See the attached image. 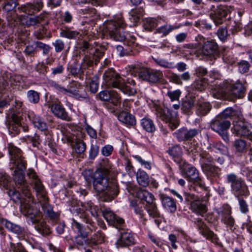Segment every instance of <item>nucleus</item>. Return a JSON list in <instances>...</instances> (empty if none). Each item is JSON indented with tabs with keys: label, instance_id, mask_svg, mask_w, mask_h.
<instances>
[{
	"label": "nucleus",
	"instance_id": "603ef678",
	"mask_svg": "<svg viewBox=\"0 0 252 252\" xmlns=\"http://www.w3.org/2000/svg\"><path fill=\"white\" fill-rule=\"evenodd\" d=\"M72 226L77 230L78 234L77 236H89V232L86 231L83 226L74 219Z\"/></svg>",
	"mask_w": 252,
	"mask_h": 252
},
{
	"label": "nucleus",
	"instance_id": "ddd939ff",
	"mask_svg": "<svg viewBox=\"0 0 252 252\" xmlns=\"http://www.w3.org/2000/svg\"><path fill=\"white\" fill-rule=\"evenodd\" d=\"M228 11V7L225 5H219L215 8L212 5L209 10V16L218 26L223 22V18L226 16Z\"/></svg>",
	"mask_w": 252,
	"mask_h": 252
},
{
	"label": "nucleus",
	"instance_id": "0e129e2a",
	"mask_svg": "<svg viewBox=\"0 0 252 252\" xmlns=\"http://www.w3.org/2000/svg\"><path fill=\"white\" fill-rule=\"evenodd\" d=\"M181 92L180 90H176L173 91H168L167 95L171 101L178 100L181 95Z\"/></svg>",
	"mask_w": 252,
	"mask_h": 252
},
{
	"label": "nucleus",
	"instance_id": "e2e57ef3",
	"mask_svg": "<svg viewBox=\"0 0 252 252\" xmlns=\"http://www.w3.org/2000/svg\"><path fill=\"white\" fill-rule=\"evenodd\" d=\"M10 250L12 252H27L21 243H10Z\"/></svg>",
	"mask_w": 252,
	"mask_h": 252
},
{
	"label": "nucleus",
	"instance_id": "f3484780",
	"mask_svg": "<svg viewBox=\"0 0 252 252\" xmlns=\"http://www.w3.org/2000/svg\"><path fill=\"white\" fill-rule=\"evenodd\" d=\"M183 171L187 179L194 184L201 186V179L196 169L189 164H185L183 168Z\"/></svg>",
	"mask_w": 252,
	"mask_h": 252
},
{
	"label": "nucleus",
	"instance_id": "b1692460",
	"mask_svg": "<svg viewBox=\"0 0 252 252\" xmlns=\"http://www.w3.org/2000/svg\"><path fill=\"white\" fill-rule=\"evenodd\" d=\"M21 116L13 113L11 116V121L8 126V130L14 135L20 132L21 130Z\"/></svg>",
	"mask_w": 252,
	"mask_h": 252
},
{
	"label": "nucleus",
	"instance_id": "a211bd4d",
	"mask_svg": "<svg viewBox=\"0 0 252 252\" xmlns=\"http://www.w3.org/2000/svg\"><path fill=\"white\" fill-rule=\"evenodd\" d=\"M48 107L51 108V111L58 118L66 121H71L70 117L68 116L65 109L59 103L48 102L47 104Z\"/></svg>",
	"mask_w": 252,
	"mask_h": 252
},
{
	"label": "nucleus",
	"instance_id": "8fccbe9b",
	"mask_svg": "<svg viewBox=\"0 0 252 252\" xmlns=\"http://www.w3.org/2000/svg\"><path fill=\"white\" fill-rule=\"evenodd\" d=\"M27 96L29 102L36 104L39 101V94L34 90H29L27 92Z\"/></svg>",
	"mask_w": 252,
	"mask_h": 252
},
{
	"label": "nucleus",
	"instance_id": "49530a36",
	"mask_svg": "<svg viewBox=\"0 0 252 252\" xmlns=\"http://www.w3.org/2000/svg\"><path fill=\"white\" fill-rule=\"evenodd\" d=\"M208 85V80L205 78L195 81L192 84L193 89L202 91L204 90Z\"/></svg>",
	"mask_w": 252,
	"mask_h": 252
},
{
	"label": "nucleus",
	"instance_id": "a19ab883",
	"mask_svg": "<svg viewBox=\"0 0 252 252\" xmlns=\"http://www.w3.org/2000/svg\"><path fill=\"white\" fill-rule=\"evenodd\" d=\"M66 93L65 94H67L71 96H75L76 97L86 98L85 95L83 96L79 94L78 91L77 90V83L75 82H72L70 83L66 88Z\"/></svg>",
	"mask_w": 252,
	"mask_h": 252
},
{
	"label": "nucleus",
	"instance_id": "3c124183",
	"mask_svg": "<svg viewBox=\"0 0 252 252\" xmlns=\"http://www.w3.org/2000/svg\"><path fill=\"white\" fill-rule=\"evenodd\" d=\"M74 145H73L75 152L81 154L83 153L86 148V145L84 141L82 140L74 141Z\"/></svg>",
	"mask_w": 252,
	"mask_h": 252
},
{
	"label": "nucleus",
	"instance_id": "2f4dec72",
	"mask_svg": "<svg viewBox=\"0 0 252 252\" xmlns=\"http://www.w3.org/2000/svg\"><path fill=\"white\" fill-rule=\"evenodd\" d=\"M162 206L170 212H174L176 210V205L174 200L168 196L162 195L160 197Z\"/></svg>",
	"mask_w": 252,
	"mask_h": 252
},
{
	"label": "nucleus",
	"instance_id": "c03bdc74",
	"mask_svg": "<svg viewBox=\"0 0 252 252\" xmlns=\"http://www.w3.org/2000/svg\"><path fill=\"white\" fill-rule=\"evenodd\" d=\"M202 170L209 177L218 176L220 172V169L219 167L212 165L203 168Z\"/></svg>",
	"mask_w": 252,
	"mask_h": 252
},
{
	"label": "nucleus",
	"instance_id": "de8ad7c7",
	"mask_svg": "<svg viewBox=\"0 0 252 252\" xmlns=\"http://www.w3.org/2000/svg\"><path fill=\"white\" fill-rule=\"evenodd\" d=\"M200 162L202 169L212 165L213 159L208 154L203 153L200 154Z\"/></svg>",
	"mask_w": 252,
	"mask_h": 252
},
{
	"label": "nucleus",
	"instance_id": "79ce46f5",
	"mask_svg": "<svg viewBox=\"0 0 252 252\" xmlns=\"http://www.w3.org/2000/svg\"><path fill=\"white\" fill-rule=\"evenodd\" d=\"M142 127L148 132H153L155 131L156 126L153 121L149 118H143L141 121Z\"/></svg>",
	"mask_w": 252,
	"mask_h": 252
},
{
	"label": "nucleus",
	"instance_id": "a878e982",
	"mask_svg": "<svg viewBox=\"0 0 252 252\" xmlns=\"http://www.w3.org/2000/svg\"><path fill=\"white\" fill-rule=\"evenodd\" d=\"M155 108L157 117L161 120L170 123L174 121L173 116L167 108H163L159 105H156Z\"/></svg>",
	"mask_w": 252,
	"mask_h": 252
},
{
	"label": "nucleus",
	"instance_id": "c9c22d12",
	"mask_svg": "<svg viewBox=\"0 0 252 252\" xmlns=\"http://www.w3.org/2000/svg\"><path fill=\"white\" fill-rule=\"evenodd\" d=\"M136 179L139 184L142 187H147L150 183L149 177L143 170L140 169L138 170Z\"/></svg>",
	"mask_w": 252,
	"mask_h": 252
},
{
	"label": "nucleus",
	"instance_id": "cd10ccee",
	"mask_svg": "<svg viewBox=\"0 0 252 252\" xmlns=\"http://www.w3.org/2000/svg\"><path fill=\"white\" fill-rule=\"evenodd\" d=\"M121 233V237L116 242L117 248L130 246L134 243V239L130 233L126 232Z\"/></svg>",
	"mask_w": 252,
	"mask_h": 252
},
{
	"label": "nucleus",
	"instance_id": "412c9836",
	"mask_svg": "<svg viewBox=\"0 0 252 252\" xmlns=\"http://www.w3.org/2000/svg\"><path fill=\"white\" fill-rule=\"evenodd\" d=\"M218 213L221 217L222 221L232 229L235 222V220L230 216V207L228 205H224L218 209Z\"/></svg>",
	"mask_w": 252,
	"mask_h": 252
},
{
	"label": "nucleus",
	"instance_id": "5fc2aeb1",
	"mask_svg": "<svg viewBox=\"0 0 252 252\" xmlns=\"http://www.w3.org/2000/svg\"><path fill=\"white\" fill-rule=\"evenodd\" d=\"M237 192L239 195H247L249 194V191L245 183L241 180H237Z\"/></svg>",
	"mask_w": 252,
	"mask_h": 252
},
{
	"label": "nucleus",
	"instance_id": "4468645a",
	"mask_svg": "<svg viewBox=\"0 0 252 252\" xmlns=\"http://www.w3.org/2000/svg\"><path fill=\"white\" fill-rule=\"evenodd\" d=\"M252 134L251 124L244 118L241 111L237 110V135L249 137Z\"/></svg>",
	"mask_w": 252,
	"mask_h": 252
},
{
	"label": "nucleus",
	"instance_id": "f257e3e1",
	"mask_svg": "<svg viewBox=\"0 0 252 252\" xmlns=\"http://www.w3.org/2000/svg\"><path fill=\"white\" fill-rule=\"evenodd\" d=\"M8 150L10 156V169H14L12 175L18 188V190L13 192L12 195L19 200L22 213L27 217L29 221L34 224L35 229L43 236L48 235L51 231L49 226L41 220L42 213L38 210L34 209L32 205V199L24 174L27 163L22 151L12 143L8 144Z\"/></svg>",
	"mask_w": 252,
	"mask_h": 252
},
{
	"label": "nucleus",
	"instance_id": "1a4fd4ad",
	"mask_svg": "<svg viewBox=\"0 0 252 252\" xmlns=\"http://www.w3.org/2000/svg\"><path fill=\"white\" fill-rule=\"evenodd\" d=\"M138 77L150 83H156L162 78V71L145 67L135 66L133 70Z\"/></svg>",
	"mask_w": 252,
	"mask_h": 252
},
{
	"label": "nucleus",
	"instance_id": "5701e85b",
	"mask_svg": "<svg viewBox=\"0 0 252 252\" xmlns=\"http://www.w3.org/2000/svg\"><path fill=\"white\" fill-rule=\"evenodd\" d=\"M28 117L35 127L41 131L47 129L48 126L44 118L36 114L33 111H29Z\"/></svg>",
	"mask_w": 252,
	"mask_h": 252
},
{
	"label": "nucleus",
	"instance_id": "473e14b6",
	"mask_svg": "<svg viewBox=\"0 0 252 252\" xmlns=\"http://www.w3.org/2000/svg\"><path fill=\"white\" fill-rule=\"evenodd\" d=\"M118 118L122 123L126 125L132 126L135 124V120L134 116L126 111H122L118 116Z\"/></svg>",
	"mask_w": 252,
	"mask_h": 252
},
{
	"label": "nucleus",
	"instance_id": "13d9d810",
	"mask_svg": "<svg viewBox=\"0 0 252 252\" xmlns=\"http://www.w3.org/2000/svg\"><path fill=\"white\" fill-rule=\"evenodd\" d=\"M52 45L54 47L55 50L57 53L63 51L65 47L64 41L61 39H56L52 43Z\"/></svg>",
	"mask_w": 252,
	"mask_h": 252
},
{
	"label": "nucleus",
	"instance_id": "864d4df0",
	"mask_svg": "<svg viewBox=\"0 0 252 252\" xmlns=\"http://www.w3.org/2000/svg\"><path fill=\"white\" fill-rule=\"evenodd\" d=\"M177 28L175 26L167 24L158 28L156 31L158 33L161 34L163 36H166Z\"/></svg>",
	"mask_w": 252,
	"mask_h": 252
},
{
	"label": "nucleus",
	"instance_id": "f8f14e48",
	"mask_svg": "<svg viewBox=\"0 0 252 252\" xmlns=\"http://www.w3.org/2000/svg\"><path fill=\"white\" fill-rule=\"evenodd\" d=\"M198 53L207 58L216 59L219 55L217 43L213 40H207L199 47Z\"/></svg>",
	"mask_w": 252,
	"mask_h": 252
},
{
	"label": "nucleus",
	"instance_id": "c756f323",
	"mask_svg": "<svg viewBox=\"0 0 252 252\" xmlns=\"http://www.w3.org/2000/svg\"><path fill=\"white\" fill-rule=\"evenodd\" d=\"M190 208L193 212L201 216H203L207 211L205 201L200 199L192 203Z\"/></svg>",
	"mask_w": 252,
	"mask_h": 252
},
{
	"label": "nucleus",
	"instance_id": "a18cd8bd",
	"mask_svg": "<svg viewBox=\"0 0 252 252\" xmlns=\"http://www.w3.org/2000/svg\"><path fill=\"white\" fill-rule=\"evenodd\" d=\"M0 2H3L2 9L6 12H13V10L16 7V3L14 0H0Z\"/></svg>",
	"mask_w": 252,
	"mask_h": 252
},
{
	"label": "nucleus",
	"instance_id": "4be33fe9",
	"mask_svg": "<svg viewBox=\"0 0 252 252\" xmlns=\"http://www.w3.org/2000/svg\"><path fill=\"white\" fill-rule=\"evenodd\" d=\"M43 4L41 0H34L32 3H27L22 5L18 9L29 15H32L39 11L43 7Z\"/></svg>",
	"mask_w": 252,
	"mask_h": 252
},
{
	"label": "nucleus",
	"instance_id": "2eb2a0df",
	"mask_svg": "<svg viewBox=\"0 0 252 252\" xmlns=\"http://www.w3.org/2000/svg\"><path fill=\"white\" fill-rule=\"evenodd\" d=\"M102 215L106 220L117 229H122L124 226V220L116 216L109 209H105L102 211Z\"/></svg>",
	"mask_w": 252,
	"mask_h": 252
},
{
	"label": "nucleus",
	"instance_id": "423d86ee",
	"mask_svg": "<svg viewBox=\"0 0 252 252\" xmlns=\"http://www.w3.org/2000/svg\"><path fill=\"white\" fill-rule=\"evenodd\" d=\"M81 208L77 207L73 208L71 210L73 213H76L78 217L81 218L83 221L88 225L87 228L90 230V232L95 231L96 230L97 226L95 223L92 220L89 216L87 214L86 211H90L91 215L94 218L98 216L99 208L98 206L94 205L91 201L81 203Z\"/></svg>",
	"mask_w": 252,
	"mask_h": 252
},
{
	"label": "nucleus",
	"instance_id": "37998d69",
	"mask_svg": "<svg viewBox=\"0 0 252 252\" xmlns=\"http://www.w3.org/2000/svg\"><path fill=\"white\" fill-rule=\"evenodd\" d=\"M161 19H157L150 18L147 19L144 23V29L148 31H152L156 28L158 24H161Z\"/></svg>",
	"mask_w": 252,
	"mask_h": 252
},
{
	"label": "nucleus",
	"instance_id": "f03ea898",
	"mask_svg": "<svg viewBox=\"0 0 252 252\" xmlns=\"http://www.w3.org/2000/svg\"><path fill=\"white\" fill-rule=\"evenodd\" d=\"M108 171L98 169L93 174V184L95 191L99 194L101 200L111 201L119 193L117 183L114 179L108 178Z\"/></svg>",
	"mask_w": 252,
	"mask_h": 252
},
{
	"label": "nucleus",
	"instance_id": "0eeeda50",
	"mask_svg": "<svg viewBox=\"0 0 252 252\" xmlns=\"http://www.w3.org/2000/svg\"><path fill=\"white\" fill-rule=\"evenodd\" d=\"M136 195L141 201L146 202L144 208L150 217L155 219V223L158 225L160 221L158 219L160 218V214L155 202L154 195L146 190L141 189L137 191Z\"/></svg>",
	"mask_w": 252,
	"mask_h": 252
},
{
	"label": "nucleus",
	"instance_id": "680f3d73",
	"mask_svg": "<svg viewBox=\"0 0 252 252\" xmlns=\"http://www.w3.org/2000/svg\"><path fill=\"white\" fill-rule=\"evenodd\" d=\"M34 45L36 49L42 50L43 54L44 55H47L49 53L50 50V47L45 43H43L40 41L34 42Z\"/></svg>",
	"mask_w": 252,
	"mask_h": 252
},
{
	"label": "nucleus",
	"instance_id": "dca6fc26",
	"mask_svg": "<svg viewBox=\"0 0 252 252\" xmlns=\"http://www.w3.org/2000/svg\"><path fill=\"white\" fill-rule=\"evenodd\" d=\"M103 80L106 85L116 88L122 80V78L113 68L106 70L103 75Z\"/></svg>",
	"mask_w": 252,
	"mask_h": 252
},
{
	"label": "nucleus",
	"instance_id": "9b49d317",
	"mask_svg": "<svg viewBox=\"0 0 252 252\" xmlns=\"http://www.w3.org/2000/svg\"><path fill=\"white\" fill-rule=\"evenodd\" d=\"M89 236H76L74 238V243L77 246L83 247L91 244L96 245L102 243L104 240L105 235L100 230L94 234L90 238Z\"/></svg>",
	"mask_w": 252,
	"mask_h": 252
},
{
	"label": "nucleus",
	"instance_id": "4d7b16f0",
	"mask_svg": "<svg viewBox=\"0 0 252 252\" xmlns=\"http://www.w3.org/2000/svg\"><path fill=\"white\" fill-rule=\"evenodd\" d=\"M250 64L248 62L242 60L237 63V67L240 73L244 74L249 70Z\"/></svg>",
	"mask_w": 252,
	"mask_h": 252
},
{
	"label": "nucleus",
	"instance_id": "72a5a7b5",
	"mask_svg": "<svg viewBox=\"0 0 252 252\" xmlns=\"http://www.w3.org/2000/svg\"><path fill=\"white\" fill-rule=\"evenodd\" d=\"M115 88L119 89L124 94L129 95H132L136 93V89L133 87L129 86L126 84L125 81L123 79H122L120 83L118 84V86L116 87Z\"/></svg>",
	"mask_w": 252,
	"mask_h": 252
},
{
	"label": "nucleus",
	"instance_id": "20e7f679",
	"mask_svg": "<svg viewBox=\"0 0 252 252\" xmlns=\"http://www.w3.org/2000/svg\"><path fill=\"white\" fill-rule=\"evenodd\" d=\"M80 53L84 55L81 68L93 66L97 64L104 54L105 48L100 46L94 47L86 41H83L79 47Z\"/></svg>",
	"mask_w": 252,
	"mask_h": 252
},
{
	"label": "nucleus",
	"instance_id": "774afa93",
	"mask_svg": "<svg viewBox=\"0 0 252 252\" xmlns=\"http://www.w3.org/2000/svg\"><path fill=\"white\" fill-rule=\"evenodd\" d=\"M227 183L230 184L232 189L235 191L236 189V176L235 174H230L227 177Z\"/></svg>",
	"mask_w": 252,
	"mask_h": 252
},
{
	"label": "nucleus",
	"instance_id": "69168bd1",
	"mask_svg": "<svg viewBox=\"0 0 252 252\" xmlns=\"http://www.w3.org/2000/svg\"><path fill=\"white\" fill-rule=\"evenodd\" d=\"M217 34L219 39L224 42L226 40L227 37V31L224 27H220L219 29Z\"/></svg>",
	"mask_w": 252,
	"mask_h": 252
},
{
	"label": "nucleus",
	"instance_id": "7ed1b4c3",
	"mask_svg": "<svg viewBox=\"0 0 252 252\" xmlns=\"http://www.w3.org/2000/svg\"><path fill=\"white\" fill-rule=\"evenodd\" d=\"M27 175L31 185L36 193L37 197L44 213L51 219L56 220L58 219V215L53 211L52 206L48 203V198L46 196L44 186L36 172L33 169L29 168L27 171Z\"/></svg>",
	"mask_w": 252,
	"mask_h": 252
},
{
	"label": "nucleus",
	"instance_id": "f704fd0d",
	"mask_svg": "<svg viewBox=\"0 0 252 252\" xmlns=\"http://www.w3.org/2000/svg\"><path fill=\"white\" fill-rule=\"evenodd\" d=\"M144 13L142 8L132 10L130 14L129 20L133 23L132 26H135L142 18Z\"/></svg>",
	"mask_w": 252,
	"mask_h": 252
},
{
	"label": "nucleus",
	"instance_id": "9d476101",
	"mask_svg": "<svg viewBox=\"0 0 252 252\" xmlns=\"http://www.w3.org/2000/svg\"><path fill=\"white\" fill-rule=\"evenodd\" d=\"M217 116L211 122V127L218 133L224 141L228 140L227 131L230 126V122Z\"/></svg>",
	"mask_w": 252,
	"mask_h": 252
},
{
	"label": "nucleus",
	"instance_id": "e433bc0d",
	"mask_svg": "<svg viewBox=\"0 0 252 252\" xmlns=\"http://www.w3.org/2000/svg\"><path fill=\"white\" fill-rule=\"evenodd\" d=\"M211 105L206 102H198L196 105V113L198 116H205L211 110Z\"/></svg>",
	"mask_w": 252,
	"mask_h": 252
},
{
	"label": "nucleus",
	"instance_id": "bb28decb",
	"mask_svg": "<svg viewBox=\"0 0 252 252\" xmlns=\"http://www.w3.org/2000/svg\"><path fill=\"white\" fill-rule=\"evenodd\" d=\"M48 14L43 12L38 15L29 17L26 22L27 26H34L38 24H45L47 23Z\"/></svg>",
	"mask_w": 252,
	"mask_h": 252
},
{
	"label": "nucleus",
	"instance_id": "393cba45",
	"mask_svg": "<svg viewBox=\"0 0 252 252\" xmlns=\"http://www.w3.org/2000/svg\"><path fill=\"white\" fill-rule=\"evenodd\" d=\"M199 132V130L197 129H188L186 128H183L178 130L177 137L180 141L189 140L197 135Z\"/></svg>",
	"mask_w": 252,
	"mask_h": 252
},
{
	"label": "nucleus",
	"instance_id": "7c9ffc66",
	"mask_svg": "<svg viewBox=\"0 0 252 252\" xmlns=\"http://www.w3.org/2000/svg\"><path fill=\"white\" fill-rule=\"evenodd\" d=\"M2 225L8 230L17 234L18 235H22L23 233L24 229L19 225L13 223L5 219H2L1 220Z\"/></svg>",
	"mask_w": 252,
	"mask_h": 252
},
{
	"label": "nucleus",
	"instance_id": "c85d7f7f",
	"mask_svg": "<svg viewBox=\"0 0 252 252\" xmlns=\"http://www.w3.org/2000/svg\"><path fill=\"white\" fill-rule=\"evenodd\" d=\"M134 41L130 43V44L126 46L125 45L123 47L122 45H117L116 46V51L118 55L121 57L126 55H134L136 51L134 47Z\"/></svg>",
	"mask_w": 252,
	"mask_h": 252
},
{
	"label": "nucleus",
	"instance_id": "aec40b11",
	"mask_svg": "<svg viewBox=\"0 0 252 252\" xmlns=\"http://www.w3.org/2000/svg\"><path fill=\"white\" fill-rule=\"evenodd\" d=\"M194 223L196 224L200 233L207 239L211 240L212 242H217V238L216 236L214 234L213 231H211L209 229L201 219H197L194 221Z\"/></svg>",
	"mask_w": 252,
	"mask_h": 252
},
{
	"label": "nucleus",
	"instance_id": "ea45409f",
	"mask_svg": "<svg viewBox=\"0 0 252 252\" xmlns=\"http://www.w3.org/2000/svg\"><path fill=\"white\" fill-rule=\"evenodd\" d=\"M72 137L70 135H66V138L67 141L73 144L74 141L81 140L85 136V133H83L81 130V128L79 127L76 128V130L72 131L71 133Z\"/></svg>",
	"mask_w": 252,
	"mask_h": 252
},
{
	"label": "nucleus",
	"instance_id": "6ab92c4d",
	"mask_svg": "<svg viewBox=\"0 0 252 252\" xmlns=\"http://www.w3.org/2000/svg\"><path fill=\"white\" fill-rule=\"evenodd\" d=\"M98 95L101 100L109 101L114 106H117L120 103V96L115 91H102L99 92Z\"/></svg>",
	"mask_w": 252,
	"mask_h": 252
},
{
	"label": "nucleus",
	"instance_id": "4c0bfd02",
	"mask_svg": "<svg viewBox=\"0 0 252 252\" xmlns=\"http://www.w3.org/2000/svg\"><path fill=\"white\" fill-rule=\"evenodd\" d=\"M195 98L190 96L186 97L182 104V110L185 113H188L194 106Z\"/></svg>",
	"mask_w": 252,
	"mask_h": 252
},
{
	"label": "nucleus",
	"instance_id": "39448f33",
	"mask_svg": "<svg viewBox=\"0 0 252 252\" xmlns=\"http://www.w3.org/2000/svg\"><path fill=\"white\" fill-rule=\"evenodd\" d=\"M126 27L123 18L118 16L114 20L108 21L103 25V34L116 41H123L126 38V35L123 32Z\"/></svg>",
	"mask_w": 252,
	"mask_h": 252
},
{
	"label": "nucleus",
	"instance_id": "58836bf2",
	"mask_svg": "<svg viewBox=\"0 0 252 252\" xmlns=\"http://www.w3.org/2000/svg\"><path fill=\"white\" fill-rule=\"evenodd\" d=\"M80 34L76 31H71L70 28L65 27L61 30L60 35L62 37H65L70 39H73L76 38Z\"/></svg>",
	"mask_w": 252,
	"mask_h": 252
},
{
	"label": "nucleus",
	"instance_id": "052dcab7",
	"mask_svg": "<svg viewBox=\"0 0 252 252\" xmlns=\"http://www.w3.org/2000/svg\"><path fill=\"white\" fill-rule=\"evenodd\" d=\"M98 84V77L96 76H94L91 79L89 84L90 89L92 93H95L97 91Z\"/></svg>",
	"mask_w": 252,
	"mask_h": 252
},
{
	"label": "nucleus",
	"instance_id": "6e6d98bb",
	"mask_svg": "<svg viewBox=\"0 0 252 252\" xmlns=\"http://www.w3.org/2000/svg\"><path fill=\"white\" fill-rule=\"evenodd\" d=\"M167 152L173 158H177L179 160V157L182 153V150L179 146L176 145L170 148Z\"/></svg>",
	"mask_w": 252,
	"mask_h": 252
},
{
	"label": "nucleus",
	"instance_id": "bf43d9fd",
	"mask_svg": "<svg viewBox=\"0 0 252 252\" xmlns=\"http://www.w3.org/2000/svg\"><path fill=\"white\" fill-rule=\"evenodd\" d=\"M237 98H242L246 94V89L244 84L237 80Z\"/></svg>",
	"mask_w": 252,
	"mask_h": 252
},
{
	"label": "nucleus",
	"instance_id": "338daca9",
	"mask_svg": "<svg viewBox=\"0 0 252 252\" xmlns=\"http://www.w3.org/2000/svg\"><path fill=\"white\" fill-rule=\"evenodd\" d=\"M168 79L169 80V81L177 85L182 84V81L181 80L180 76L176 73L171 72L170 75L168 77Z\"/></svg>",
	"mask_w": 252,
	"mask_h": 252
},
{
	"label": "nucleus",
	"instance_id": "6e6552de",
	"mask_svg": "<svg viewBox=\"0 0 252 252\" xmlns=\"http://www.w3.org/2000/svg\"><path fill=\"white\" fill-rule=\"evenodd\" d=\"M236 83L234 81L225 80L218 85L213 96L218 99L235 102L236 99Z\"/></svg>",
	"mask_w": 252,
	"mask_h": 252
},
{
	"label": "nucleus",
	"instance_id": "09e8293b",
	"mask_svg": "<svg viewBox=\"0 0 252 252\" xmlns=\"http://www.w3.org/2000/svg\"><path fill=\"white\" fill-rule=\"evenodd\" d=\"M153 59L158 65L162 67L169 69L174 68L173 63L168 62L164 59L159 57H153Z\"/></svg>",
	"mask_w": 252,
	"mask_h": 252
}]
</instances>
